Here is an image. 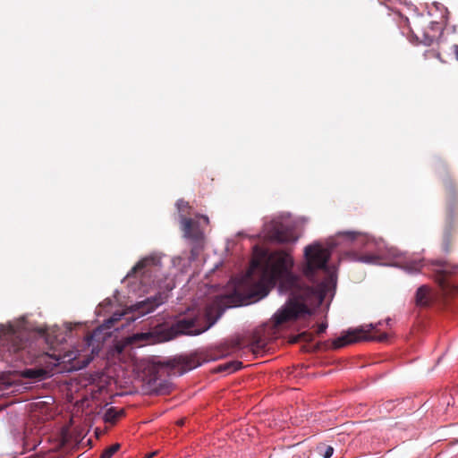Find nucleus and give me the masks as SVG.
Returning a JSON list of instances; mask_svg holds the SVG:
<instances>
[{
  "label": "nucleus",
  "instance_id": "cd10ccee",
  "mask_svg": "<svg viewBox=\"0 0 458 458\" xmlns=\"http://www.w3.org/2000/svg\"><path fill=\"white\" fill-rule=\"evenodd\" d=\"M50 358L54 360L53 365L56 366L58 364L59 359L56 358L55 356V357L50 356Z\"/></svg>",
  "mask_w": 458,
  "mask_h": 458
},
{
  "label": "nucleus",
  "instance_id": "6ab92c4d",
  "mask_svg": "<svg viewBox=\"0 0 458 458\" xmlns=\"http://www.w3.org/2000/svg\"><path fill=\"white\" fill-rule=\"evenodd\" d=\"M265 344H266L264 340L253 336V340L250 343L251 350L253 352H258L265 347Z\"/></svg>",
  "mask_w": 458,
  "mask_h": 458
},
{
  "label": "nucleus",
  "instance_id": "a211bd4d",
  "mask_svg": "<svg viewBox=\"0 0 458 458\" xmlns=\"http://www.w3.org/2000/svg\"><path fill=\"white\" fill-rule=\"evenodd\" d=\"M120 444H114L106 447L101 454V458H112V456L120 449Z\"/></svg>",
  "mask_w": 458,
  "mask_h": 458
},
{
  "label": "nucleus",
  "instance_id": "dca6fc26",
  "mask_svg": "<svg viewBox=\"0 0 458 458\" xmlns=\"http://www.w3.org/2000/svg\"><path fill=\"white\" fill-rule=\"evenodd\" d=\"M402 267L409 273H417L420 271L421 261L420 260H405Z\"/></svg>",
  "mask_w": 458,
  "mask_h": 458
},
{
  "label": "nucleus",
  "instance_id": "412c9836",
  "mask_svg": "<svg viewBox=\"0 0 458 458\" xmlns=\"http://www.w3.org/2000/svg\"><path fill=\"white\" fill-rule=\"evenodd\" d=\"M318 453L324 458H330L334 454V448L330 445H321L318 447Z\"/></svg>",
  "mask_w": 458,
  "mask_h": 458
},
{
  "label": "nucleus",
  "instance_id": "1a4fd4ad",
  "mask_svg": "<svg viewBox=\"0 0 458 458\" xmlns=\"http://www.w3.org/2000/svg\"><path fill=\"white\" fill-rule=\"evenodd\" d=\"M181 216V226L183 232V236L192 242H200L204 241V233L199 228V222L185 217L184 215Z\"/></svg>",
  "mask_w": 458,
  "mask_h": 458
},
{
  "label": "nucleus",
  "instance_id": "f03ea898",
  "mask_svg": "<svg viewBox=\"0 0 458 458\" xmlns=\"http://www.w3.org/2000/svg\"><path fill=\"white\" fill-rule=\"evenodd\" d=\"M197 319L195 318H182L173 324L169 328L163 329L156 327L148 332H142L133 334L129 337L128 342L131 344H157L161 342L169 341L178 335H199L208 330L213 324L209 323L203 328L196 327Z\"/></svg>",
  "mask_w": 458,
  "mask_h": 458
},
{
  "label": "nucleus",
  "instance_id": "a878e982",
  "mask_svg": "<svg viewBox=\"0 0 458 458\" xmlns=\"http://www.w3.org/2000/svg\"><path fill=\"white\" fill-rule=\"evenodd\" d=\"M340 234L345 235V236H347L350 239H353L354 238V233L353 232H344V233H340Z\"/></svg>",
  "mask_w": 458,
  "mask_h": 458
},
{
  "label": "nucleus",
  "instance_id": "b1692460",
  "mask_svg": "<svg viewBox=\"0 0 458 458\" xmlns=\"http://www.w3.org/2000/svg\"><path fill=\"white\" fill-rule=\"evenodd\" d=\"M327 327V325L326 323H321L318 327L317 334L319 335V334L324 333L326 331Z\"/></svg>",
  "mask_w": 458,
  "mask_h": 458
},
{
  "label": "nucleus",
  "instance_id": "4be33fe9",
  "mask_svg": "<svg viewBox=\"0 0 458 458\" xmlns=\"http://www.w3.org/2000/svg\"><path fill=\"white\" fill-rule=\"evenodd\" d=\"M177 209L180 213H186L188 209L190 208V205L187 201L183 199H179L176 202ZM183 214H181V216Z\"/></svg>",
  "mask_w": 458,
  "mask_h": 458
},
{
  "label": "nucleus",
  "instance_id": "2f4dec72",
  "mask_svg": "<svg viewBox=\"0 0 458 458\" xmlns=\"http://www.w3.org/2000/svg\"><path fill=\"white\" fill-rule=\"evenodd\" d=\"M403 22H404L405 24H407V23L409 22L408 19H407V18H405V19L403 20Z\"/></svg>",
  "mask_w": 458,
  "mask_h": 458
},
{
  "label": "nucleus",
  "instance_id": "72a5a7b5",
  "mask_svg": "<svg viewBox=\"0 0 458 458\" xmlns=\"http://www.w3.org/2000/svg\"><path fill=\"white\" fill-rule=\"evenodd\" d=\"M179 424H180V425H182V424H183V420H180V421H179Z\"/></svg>",
  "mask_w": 458,
  "mask_h": 458
},
{
  "label": "nucleus",
  "instance_id": "7ed1b4c3",
  "mask_svg": "<svg viewBox=\"0 0 458 458\" xmlns=\"http://www.w3.org/2000/svg\"><path fill=\"white\" fill-rule=\"evenodd\" d=\"M443 184L446 193V225L443 233L441 249L443 252L449 253L454 246V224L458 216V199L455 183L448 174L443 178Z\"/></svg>",
  "mask_w": 458,
  "mask_h": 458
},
{
  "label": "nucleus",
  "instance_id": "c85d7f7f",
  "mask_svg": "<svg viewBox=\"0 0 458 458\" xmlns=\"http://www.w3.org/2000/svg\"><path fill=\"white\" fill-rule=\"evenodd\" d=\"M157 454V452L147 454L144 458H153Z\"/></svg>",
  "mask_w": 458,
  "mask_h": 458
},
{
  "label": "nucleus",
  "instance_id": "aec40b11",
  "mask_svg": "<svg viewBox=\"0 0 458 458\" xmlns=\"http://www.w3.org/2000/svg\"><path fill=\"white\" fill-rule=\"evenodd\" d=\"M193 243V246L191 250V256H190V259L191 260H195L200 250H202L203 248V242H192Z\"/></svg>",
  "mask_w": 458,
  "mask_h": 458
},
{
  "label": "nucleus",
  "instance_id": "423d86ee",
  "mask_svg": "<svg viewBox=\"0 0 458 458\" xmlns=\"http://www.w3.org/2000/svg\"><path fill=\"white\" fill-rule=\"evenodd\" d=\"M436 281L442 293L448 296L458 292V286L450 281L449 276L454 273L456 267L451 266L445 261H437Z\"/></svg>",
  "mask_w": 458,
  "mask_h": 458
},
{
  "label": "nucleus",
  "instance_id": "c756f323",
  "mask_svg": "<svg viewBox=\"0 0 458 458\" xmlns=\"http://www.w3.org/2000/svg\"><path fill=\"white\" fill-rule=\"evenodd\" d=\"M201 218L204 220V222H205L206 224H208V222H209V221H208V216H201Z\"/></svg>",
  "mask_w": 458,
  "mask_h": 458
},
{
  "label": "nucleus",
  "instance_id": "9d476101",
  "mask_svg": "<svg viewBox=\"0 0 458 458\" xmlns=\"http://www.w3.org/2000/svg\"><path fill=\"white\" fill-rule=\"evenodd\" d=\"M166 297L165 293H158L152 297L135 303L132 307L134 311H137L140 315H146L152 312L158 306L164 303Z\"/></svg>",
  "mask_w": 458,
  "mask_h": 458
},
{
  "label": "nucleus",
  "instance_id": "473e14b6",
  "mask_svg": "<svg viewBox=\"0 0 458 458\" xmlns=\"http://www.w3.org/2000/svg\"><path fill=\"white\" fill-rule=\"evenodd\" d=\"M390 322H391V319H390V318L386 319V324H387V325H389V323H390Z\"/></svg>",
  "mask_w": 458,
  "mask_h": 458
},
{
  "label": "nucleus",
  "instance_id": "6e6552de",
  "mask_svg": "<svg viewBox=\"0 0 458 458\" xmlns=\"http://www.w3.org/2000/svg\"><path fill=\"white\" fill-rule=\"evenodd\" d=\"M161 267V259L157 255H151L140 259L128 273L127 276H135L137 274H151L156 272Z\"/></svg>",
  "mask_w": 458,
  "mask_h": 458
},
{
  "label": "nucleus",
  "instance_id": "39448f33",
  "mask_svg": "<svg viewBox=\"0 0 458 458\" xmlns=\"http://www.w3.org/2000/svg\"><path fill=\"white\" fill-rule=\"evenodd\" d=\"M378 325H381V322H378ZM377 326V324H369L366 327H360L354 329H350L344 332L341 336L333 340L332 348L336 350L361 341H386L388 337L386 333H383L378 336L371 335V331L376 330Z\"/></svg>",
  "mask_w": 458,
  "mask_h": 458
},
{
  "label": "nucleus",
  "instance_id": "0eeeda50",
  "mask_svg": "<svg viewBox=\"0 0 458 458\" xmlns=\"http://www.w3.org/2000/svg\"><path fill=\"white\" fill-rule=\"evenodd\" d=\"M266 236L278 243H292L298 240L293 228L278 222H273L267 226Z\"/></svg>",
  "mask_w": 458,
  "mask_h": 458
},
{
  "label": "nucleus",
  "instance_id": "bb28decb",
  "mask_svg": "<svg viewBox=\"0 0 458 458\" xmlns=\"http://www.w3.org/2000/svg\"><path fill=\"white\" fill-rule=\"evenodd\" d=\"M241 347V343L239 340H236L233 342V348H240Z\"/></svg>",
  "mask_w": 458,
  "mask_h": 458
},
{
  "label": "nucleus",
  "instance_id": "5701e85b",
  "mask_svg": "<svg viewBox=\"0 0 458 458\" xmlns=\"http://www.w3.org/2000/svg\"><path fill=\"white\" fill-rule=\"evenodd\" d=\"M123 314H114L111 318L106 320L107 327H111L115 322L121 319Z\"/></svg>",
  "mask_w": 458,
  "mask_h": 458
},
{
  "label": "nucleus",
  "instance_id": "4468645a",
  "mask_svg": "<svg viewBox=\"0 0 458 458\" xmlns=\"http://www.w3.org/2000/svg\"><path fill=\"white\" fill-rule=\"evenodd\" d=\"M23 377L30 379H41L46 375V371L42 369H27L21 372Z\"/></svg>",
  "mask_w": 458,
  "mask_h": 458
},
{
  "label": "nucleus",
  "instance_id": "2eb2a0df",
  "mask_svg": "<svg viewBox=\"0 0 458 458\" xmlns=\"http://www.w3.org/2000/svg\"><path fill=\"white\" fill-rule=\"evenodd\" d=\"M124 414L123 410L117 411L114 407L107 409L105 413V421L109 423H114L119 417Z\"/></svg>",
  "mask_w": 458,
  "mask_h": 458
},
{
  "label": "nucleus",
  "instance_id": "7c9ffc66",
  "mask_svg": "<svg viewBox=\"0 0 458 458\" xmlns=\"http://www.w3.org/2000/svg\"><path fill=\"white\" fill-rule=\"evenodd\" d=\"M116 349H117L118 352H123V347L122 346H116Z\"/></svg>",
  "mask_w": 458,
  "mask_h": 458
},
{
  "label": "nucleus",
  "instance_id": "f8f14e48",
  "mask_svg": "<svg viewBox=\"0 0 458 458\" xmlns=\"http://www.w3.org/2000/svg\"><path fill=\"white\" fill-rule=\"evenodd\" d=\"M202 364L200 358L197 354H191L182 359V368L186 370H191L198 368Z\"/></svg>",
  "mask_w": 458,
  "mask_h": 458
},
{
  "label": "nucleus",
  "instance_id": "20e7f679",
  "mask_svg": "<svg viewBox=\"0 0 458 458\" xmlns=\"http://www.w3.org/2000/svg\"><path fill=\"white\" fill-rule=\"evenodd\" d=\"M27 333L15 329L13 326L0 327V359L6 361L23 360V352L27 346Z\"/></svg>",
  "mask_w": 458,
  "mask_h": 458
},
{
  "label": "nucleus",
  "instance_id": "ddd939ff",
  "mask_svg": "<svg viewBox=\"0 0 458 458\" xmlns=\"http://www.w3.org/2000/svg\"><path fill=\"white\" fill-rule=\"evenodd\" d=\"M242 363L241 361H229L225 364H221L217 366L215 369L216 372H225L226 374H231L239 370L242 368Z\"/></svg>",
  "mask_w": 458,
  "mask_h": 458
},
{
  "label": "nucleus",
  "instance_id": "f3484780",
  "mask_svg": "<svg viewBox=\"0 0 458 458\" xmlns=\"http://www.w3.org/2000/svg\"><path fill=\"white\" fill-rule=\"evenodd\" d=\"M314 339V335L310 332H302L299 334L298 335L293 337L292 343H297V342H306L310 343Z\"/></svg>",
  "mask_w": 458,
  "mask_h": 458
},
{
  "label": "nucleus",
  "instance_id": "393cba45",
  "mask_svg": "<svg viewBox=\"0 0 458 458\" xmlns=\"http://www.w3.org/2000/svg\"><path fill=\"white\" fill-rule=\"evenodd\" d=\"M453 54L454 55L455 60L458 62V45H454L452 47Z\"/></svg>",
  "mask_w": 458,
  "mask_h": 458
},
{
  "label": "nucleus",
  "instance_id": "9b49d317",
  "mask_svg": "<svg viewBox=\"0 0 458 458\" xmlns=\"http://www.w3.org/2000/svg\"><path fill=\"white\" fill-rule=\"evenodd\" d=\"M415 301L418 306L426 307L432 301V296L429 287L421 285L418 288L415 295Z\"/></svg>",
  "mask_w": 458,
  "mask_h": 458
},
{
  "label": "nucleus",
  "instance_id": "f257e3e1",
  "mask_svg": "<svg viewBox=\"0 0 458 458\" xmlns=\"http://www.w3.org/2000/svg\"><path fill=\"white\" fill-rule=\"evenodd\" d=\"M304 257L306 263L303 275L309 284L292 273L293 259L285 250L272 251L263 264L259 260L251 263V270H261L260 279L255 284L251 297L264 298L276 284H279L281 293H288L290 295L284 306L273 317L276 327L293 322L304 315H310L308 305H321L335 284L333 275L327 268L330 258L327 249L319 243L308 245Z\"/></svg>",
  "mask_w": 458,
  "mask_h": 458
}]
</instances>
